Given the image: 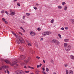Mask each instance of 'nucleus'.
<instances>
[{
  "label": "nucleus",
  "instance_id": "f257e3e1",
  "mask_svg": "<svg viewBox=\"0 0 74 74\" xmlns=\"http://www.w3.org/2000/svg\"><path fill=\"white\" fill-rule=\"evenodd\" d=\"M15 74H21L23 73V71L22 70H18L15 72Z\"/></svg>",
  "mask_w": 74,
  "mask_h": 74
},
{
  "label": "nucleus",
  "instance_id": "f03ea898",
  "mask_svg": "<svg viewBox=\"0 0 74 74\" xmlns=\"http://www.w3.org/2000/svg\"><path fill=\"white\" fill-rule=\"evenodd\" d=\"M71 45H69L68 46H67L65 48V50L66 51H69L71 49Z\"/></svg>",
  "mask_w": 74,
  "mask_h": 74
},
{
  "label": "nucleus",
  "instance_id": "7ed1b4c3",
  "mask_svg": "<svg viewBox=\"0 0 74 74\" xmlns=\"http://www.w3.org/2000/svg\"><path fill=\"white\" fill-rule=\"evenodd\" d=\"M25 58H26V57L24 55L20 56L18 57V59H21V60L24 59Z\"/></svg>",
  "mask_w": 74,
  "mask_h": 74
},
{
  "label": "nucleus",
  "instance_id": "20e7f679",
  "mask_svg": "<svg viewBox=\"0 0 74 74\" xmlns=\"http://www.w3.org/2000/svg\"><path fill=\"white\" fill-rule=\"evenodd\" d=\"M19 41L21 43H24L25 42V41H24V40L22 38H21V39H19Z\"/></svg>",
  "mask_w": 74,
  "mask_h": 74
},
{
  "label": "nucleus",
  "instance_id": "39448f33",
  "mask_svg": "<svg viewBox=\"0 0 74 74\" xmlns=\"http://www.w3.org/2000/svg\"><path fill=\"white\" fill-rule=\"evenodd\" d=\"M30 60V57H29L28 58V59L27 60H24V62H25V63H28V62H29V61Z\"/></svg>",
  "mask_w": 74,
  "mask_h": 74
},
{
  "label": "nucleus",
  "instance_id": "423d86ee",
  "mask_svg": "<svg viewBox=\"0 0 74 74\" xmlns=\"http://www.w3.org/2000/svg\"><path fill=\"white\" fill-rule=\"evenodd\" d=\"M11 64L12 66H14V65H16L17 66H18V65L17 64V62L15 61L13 62Z\"/></svg>",
  "mask_w": 74,
  "mask_h": 74
},
{
  "label": "nucleus",
  "instance_id": "0eeeda50",
  "mask_svg": "<svg viewBox=\"0 0 74 74\" xmlns=\"http://www.w3.org/2000/svg\"><path fill=\"white\" fill-rule=\"evenodd\" d=\"M56 39H53V40H52L51 41V42L53 44H55V42H56Z\"/></svg>",
  "mask_w": 74,
  "mask_h": 74
},
{
  "label": "nucleus",
  "instance_id": "6e6552de",
  "mask_svg": "<svg viewBox=\"0 0 74 74\" xmlns=\"http://www.w3.org/2000/svg\"><path fill=\"white\" fill-rule=\"evenodd\" d=\"M55 44H56V45H59V44H60V42H59V41L58 40L56 39Z\"/></svg>",
  "mask_w": 74,
  "mask_h": 74
},
{
  "label": "nucleus",
  "instance_id": "1a4fd4ad",
  "mask_svg": "<svg viewBox=\"0 0 74 74\" xmlns=\"http://www.w3.org/2000/svg\"><path fill=\"white\" fill-rule=\"evenodd\" d=\"M20 51H21V52H23L24 51V49H23V48L22 47H20L19 48Z\"/></svg>",
  "mask_w": 74,
  "mask_h": 74
},
{
  "label": "nucleus",
  "instance_id": "9d476101",
  "mask_svg": "<svg viewBox=\"0 0 74 74\" xmlns=\"http://www.w3.org/2000/svg\"><path fill=\"white\" fill-rule=\"evenodd\" d=\"M30 34H31V36H34V35H36V33L34 32H32L30 33Z\"/></svg>",
  "mask_w": 74,
  "mask_h": 74
},
{
  "label": "nucleus",
  "instance_id": "9b49d317",
  "mask_svg": "<svg viewBox=\"0 0 74 74\" xmlns=\"http://www.w3.org/2000/svg\"><path fill=\"white\" fill-rule=\"evenodd\" d=\"M10 15L13 16V15H14L15 14V13L14 12H12L10 13Z\"/></svg>",
  "mask_w": 74,
  "mask_h": 74
},
{
  "label": "nucleus",
  "instance_id": "f8f14e48",
  "mask_svg": "<svg viewBox=\"0 0 74 74\" xmlns=\"http://www.w3.org/2000/svg\"><path fill=\"white\" fill-rule=\"evenodd\" d=\"M42 36H47V32H44L42 33Z\"/></svg>",
  "mask_w": 74,
  "mask_h": 74
},
{
  "label": "nucleus",
  "instance_id": "ddd939ff",
  "mask_svg": "<svg viewBox=\"0 0 74 74\" xmlns=\"http://www.w3.org/2000/svg\"><path fill=\"white\" fill-rule=\"evenodd\" d=\"M69 41V39L66 38L64 39V41L66 42H68Z\"/></svg>",
  "mask_w": 74,
  "mask_h": 74
},
{
  "label": "nucleus",
  "instance_id": "4468645a",
  "mask_svg": "<svg viewBox=\"0 0 74 74\" xmlns=\"http://www.w3.org/2000/svg\"><path fill=\"white\" fill-rule=\"evenodd\" d=\"M46 33L47 34V35H49L50 34H51V32L47 31V32H46Z\"/></svg>",
  "mask_w": 74,
  "mask_h": 74
},
{
  "label": "nucleus",
  "instance_id": "2eb2a0df",
  "mask_svg": "<svg viewBox=\"0 0 74 74\" xmlns=\"http://www.w3.org/2000/svg\"><path fill=\"white\" fill-rule=\"evenodd\" d=\"M16 43H17V44H20V42H19V41L18 40L16 39Z\"/></svg>",
  "mask_w": 74,
  "mask_h": 74
},
{
  "label": "nucleus",
  "instance_id": "dca6fc26",
  "mask_svg": "<svg viewBox=\"0 0 74 74\" xmlns=\"http://www.w3.org/2000/svg\"><path fill=\"white\" fill-rule=\"evenodd\" d=\"M69 74H73V72L71 70H70L69 71Z\"/></svg>",
  "mask_w": 74,
  "mask_h": 74
},
{
  "label": "nucleus",
  "instance_id": "f3484780",
  "mask_svg": "<svg viewBox=\"0 0 74 74\" xmlns=\"http://www.w3.org/2000/svg\"><path fill=\"white\" fill-rule=\"evenodd\" d=\"M27 45H28V46H29V47H30V46H32V44L29 43V42H28L27 43Z\"/></svg>",
  "mask_w": 74,
  "mask_h": 74
},
{
  "label": "nucleus",
  "instance_id": "a211bd4d",
  "mask_svg": "<svg viewBox=\"0 0 74 74\" xmlns=\"http://www.w3.org/2000/svg\"><path fill=\"white\" fill-rule=\"evenodd\" d=\"M5 62H6V63H9V64H11V63H10V62L8 60H5Z\"/></svg>",
  "mask_w": 74,
  "mask_h": 74
},
{
  "label": "nucleus",
  "instance_id": "6ab92c4d",
  "mask_svg": "<svg viewBox=\"0 0 74 74\" xmlns=\"http://www.w3.org/2000/svg\"><path fill=\"white\" fill-rule=\"evenodd\" d=\"M71 58L72 59H73V60H74V56L73 55L71 56Z\"/></svg>",
  "mask_w": 74,
  "mask_h": 74
},
{
  "label": "nucleus",
  "instance_id": "aec40b11",
  "mask_svg": "<svg viewBox=\"0 0 74 74\" xmlns=\"http://www.w3.org/2000/svg\"><path fill=\"white\" fill-rule=\"evenodd\" d=\"M68 44L67 43H64V47H67Z\"/></svg>",
  "mask_w": 74,
  "mask_h": 74
},
{
  "label": "nucleus",
  "instance_id": "412c9836",
  "mask_svg": "<svg viewBox=\"0 0 74 74\" xmlns=\"http://www.w3.org/2000/svg\"><path fill=\"white\" fill-rule=\"evenodd\" d=\"M58 8L60 9H62V7L61 6H58Z\"/></svg>",
  "mask_w": 74,
  "mask_h": 74
},
{
  "label": "nucleus",
  "instance_id": "4be33fe9",
  "mask_svg": "<svg viewBox=\"0 0 74 74\" xmlns=\"http://www.w3.org/2000/svg\"><path fill=\"white\" fill-rule=\"evenodd\" d=\"M36 74H39V71H36L35 72Z\"/></svg>",
  "mask_w": 74,
  "mask_h": 74
},
{
  "label": "nucleus",
  "instance_id": "5701e85b",
  "mask_svg": "<svg viewBox=\"0 0 74 74\" xmlns=\"http://www.w3.org/2000/svg\"><path fill=\"white\" fill-rule=\"evenodd\" d=\"M67 6H65L64 8V10L66 11V10H67Z\"/></svg>",
  "mask_w": 74,
  "mask_h": 74
},
{
  "label": "nucleus",
  "instance_id": "b1692460",
  "mask_svg": "<svg viewBox=\"0 0 74 74\" xmlns=\"http://www.w3.org/2000/svg\"><path fill=\"white\" fill-rule=\"evenodd\" d=\"M54 21V20H53V19H52V20H51V23H53V22Z\"/></svg>",
  "mask_w": 74,
  "mask_h": 74
},
{
  "label": "nucleus",
  "instance_id": "393cba45",
  "mask_svg": "<svg viewBox=\"0 0 74 74\" xmlns=\"http://www.w3.org/2000/svg\"><path fill=\"white\" fill-rule=\"evenodd\" d=\"M71 21L73 23H74V19H72Z\"/></svg>",
  "mask_w": 74,
  "mask_h": 74
},
{
  "label": "nucleus",
  "instance_id": "a878e982",
  "mask_svg": "<svg viewBox=\"0 0 74 74\" xmlns=\"http://www.w3.org/2000/svg\"><path fill=\"white\" fill-rule=\"evenodd\" d=\"M26 14L27 16H29V15H30V13H26Z\"/></svg>",
  "mask_w": 74,
  "mask_h": 74
},
{
  "label": "nucleus",
  "instance_id": "bb28decb",
  "mask_svg": "<svg viewBox=\"0 0 74 74\" xmlns=\"http://www.w3.org/2000/svg\"><path fill=\"white\" fill-rule=\"evenodd\" d=\"M28 68L29 69H34V68L32 67H31L30 66H28Z\"/></svg>",
  "mask_w": 74,
  "mask_h": 74
},
{
  "label": "nucleus",
  "instance_id": "cd10ccee",
  "mask_svg": "<svg viewBox=\"0 0 74 74\" xmlns=\"http://www.w3.org/2000/svg\"><path fill=\"white\" fill-rule=\"evenodd\" d=\"M65 29L66 30H68V29H69V28L66 27H65Z\"/></svg>",
  "mask_w": 74,
  "mask_h": 74
},
{
  "label": "nucleus",
  "instance_id": "c85d7f7f",
  "mask_svg": "<svg viewBox=\"0 0 74 74\" xmlns=\"http://www.w3.org/2000/svg\"><path fill=\"white\" fill-rule=\"evenodd\" d=\"M58 36L60 38H62V37H61V35L60 34H58Z\"/></svg>",
  "mask_w": 74,
  "mask_h": 74
},
{
  "label": "nucleus",
  "instance_id": "c756f323",
  "mask_svg": "<svg viewBox=\"0 0 74 74\" xmlns=\"http://www.w3.org/2000/svg\"><path fill=\"white\" fill-rule=\"evenodd\" d=\"M46 71L47 72H48V71H49V69H48V68H46Z\"/></svg>",
  "mask_w": 74,
  "mask_h": 74
},
{
  "label": "nucleus",
  "instance_id": "7c9ffc66",
  "mask_svg": "<svg viewBox=\"0 0 74 74\" xmlns=\"http://www.w3.org/2000/svg\"><path fill=\"white\" fill-rule=\"evenodd\" d=\"M2 20L3 21H5V18H2Z\"/></svg>",
  "mask_w": 74,
  "mask_h": 74
},
{
  "label": "nucleus",
  "instance_id": "2f4dec72",
  "mask_svg": "<svg viewBox=\"0 0 74 74\" xmlns=\"http://www.w3.org/2000/svg\"><path fill=\"white\" fill-rule=\"evenodd\" d=\"M12 34H14V36H15V37H16V34H15V33H14V32H12Z\"/></svg>",
  "mask_w": 74,
  "mask_h": 74
},
{
  "label": "nucleus",
  "instance_id": "473e14b6",
  "mask_svg": "<svg viewBox=\"0 0 74 74\" xmlns=\"http://www.w3.org/2000/svg\"><path fill=\"white\" fill-rule=\"evenodd\" d=\"M51 63H53V60H51Z\"/></svg>",
  "mask_w": 74,
  "mask_h": 74
},
{
  "label": "nucleus",
  "instance_id": "72a5a7b5",
  "mask_svg": "<svg viewBox=\"0 0 74 74\" xmlns=\"http://www.w3.org/2000/svg\"><path fill=\"white\" fill-rule=\"evenodd\" d=\"M62 4L63 5H64V4H66V3L64 2H63L62 3Z\"/></svg>",
  "mask_w": 74,
  "mask_h": 74
},
{
  "label": "nucleus",
  "instance_id": "f704fd0d",
  "mask_svg": "<svg viewBox=\"0 0 74 74\" xmlns=\"http://www.w3.org/2000/svg\"><path fill=\"white\" fill-rule=\"evenodd\" d=\"M5 13H6V14H7L8 15V12H7V11H5Z\"/></svg>",
  "mask_w": 74,
  "mask_h": 74
},
{
  "label": "nucleus",
  "instance_id": "c9c22d12",
  "mask_svg": "<svg viewBox=\"0 0 74 74\" xmlns=\"http://www.w3.org/2000/svg\"><path fill=\"white\" fill-rule=\"evenodd\" d=\"M37 30H38V31H40L41 30V29L40 28H39L37 29Z\"/></svg>",
  "mask_w": 74,
  "mask_h": 74
},
{
  "label": "nucleus",
  "instance_id": "e433bc0d",
  "mask_svg": "<svg viewBox=\"0 0 74 74\" xmlns=\"http://www.w3.org/2000/svg\"><path fill=\"white\" fill-rule=\"evenodd\" d=\"M65 67H67V66H68V65L67 64H64Z\"/></svg>",
  "mask_w": 74,
  "mask_h": 74
},
{
  "label": "nucleus",
  "instance_id": "4c0bfd02",
  "mask_svg": "<svg viewBox=\"0 0 74 74\" xmlns=\"http://www.w3.org/2000/svg\"><path fill=\"white\" fill-rule=\"evenodd\" d=\"M7 71V73H8V74H9V71H8V69H7L6 70Z\"/></svg>",
  "mask_w": 74,
  "mask_h": 74
},
{
  "label": "nucleus",
  "instance_id": "58836bf2",
  "mask_svg": "<svg viewBox=\"0 0 74 74\" xmlns=\"http://www.w3.org/2000/svg\"><path fill=\"white\" fill-rule=\"evenodd\" d=\"M66 74H69V73H68V70H66Z\"/></svg>",
  "mask_w": 74,
  "mask_h": 74
},
{
  "label": "nucleus",
  "instance_id": "ea45409f",
  "mask_svg": "<svg viewBox=\"0 0 74 74\" xmlns=\"http://www.w3.org/2000/svg\"><path fill=\"white\" fill-rule=\"evenodd\" d=\"M25 73H29V71H25Z\"/></svg>",
  "mask_w": 74,
  "mask_h": 74
},
{
  "label": "nucleus",
  "instance_id": "a19ab883",
  "mask_svg": "<svg viewBox=\"0 0 74 74\" xmlns=\"http://www.w3.org/2000/svg\"><path fill=\"white\" fill-rule=\"evenodd\" d=\"M39 5V4L38 3H36V6H37V7H38Z\"/></svg>",
  "mask_w": 74,
  "mask_h": 74
},
{
  "label": "nucleus",
  "instance_id": "79ce46f5",
  "mask_svg": "<svg viewBox=\"0 0 74 74\" xmlns=\"http://www.w3.org/2000/svg\"><path fill=\"white\" fill-rule=\"evenodd\" d=\"M36 58H37V59H40V57L37 56Z\"/></svg>",
  "mask_w": 74,
  "mask_h": 74
},
{
  "label": "nucleus",
  "instance_id": "37998d69",
  "mask_svg": "<svg viewBox=\"0 0 74 74\" xmlns=\"http://www.w3.org/2000/svg\"><path fill=\"white\" fill-rule=\"evenodd\" d=\"M34 8L35 10H36L37 9V7H36L34 6Z\"/></svg>",
  "mask_w": 74,
  "mask_h": 74
},
{
  "label": "nucleus",
  "instance_id": "c03bdc74",
  "mask_svg": "<svg viewBox=\"0 0 74 74\" xmlns=\"http://www.w3.org/2000/svg\"><path fill=\"white\" fill-rule=\"evenodd\" d=\"M17 5H18V6H20V5H21V4H20L19 3H18Z\"/></svg>",
  "mask_w": 74,
  "mask_h": 74
},
{
  "label": "nucleus",
  "instance_id": "a18cd8bd",
  "mask_svg": "<svg viewBox=\"0 0 74 74\" xmlns=\"http://www.w3.org/2000/svg\"><path fill=\"white\" fill-rule=\"evenodd\" d=\"M44 39V38H41L40 39V41H42V40H43Z\"/></svg>",
  "mask_w": 74,
  "mask_h": 74
},
{
  "label": "nucleus",
  "instance_id": "49530a36",
  "mask_svg": "<svg viewBox=\"0 0 74 74\" xmlns=\"http://www.w3.org/2000/svg\"><path fill=\"white\" fill-rule=\"evenodd\" d=\"M61 30H64V28L62 27L61 28Z\"/></svg>",
  "mask_w": 74,
  "mask_h": 74
},
{
  "label": "nucleus",
  "instance_id": "de8ad7c7",
  "mask_svg": "<svg viewBox=\"0 0 74 74\" xmlns=\"http://www.w3.org/2000/svg\"><path fill=\"white\" fill-rule=\"evenodd\" d=\"M1 13H2V14H3V13H4V11L2 10L1 11Z\"/></svg>",
  "mask_w": 74,
  "mask_h": 74
},
{
  "label": "nucleus",
  "instance_id": "09e8293b",
  "mask_svg": "<svg viewBox=\"0 0 74 74\" xmlns=\"http://www.w3.org/2000/svg\"><path fill=\"white\" fill-rule=\"evenodd\" d=\"M20 29H22V30H24V29H23V27H20Z\"/></svg>",
  "mask_w": 74,
  "mask_h": 74
},
{
  "label": "nucleus",
  "instance_id": "8fccbe9b",
  "mask_svg": "<svg viewBox=\"0 0 74 74\" xmlns=\"http://www.w3.org/2000/svg\"><path fill=\"white\" fill-rule=\"evenodd\" d=\"M42 69L43 71H45V69H44V67H43L42 68Z\"/></svg>",
  "mask_w": 74,
  "mask_h": 74
},
{
  "label": "nucleus",
  "instance_id": "3c124183",
  "mask_svg": "<svg viewBox=\"0 0 74 74\" xmlns=\"http://www.w3.org/2000/svg\"><path fill=\"white\" fill-rule=\"evenodd\" d=\"M5 23L6 24H7V23H8V22H7V21H5Z\"/></svg>",
  "mask_w": 74,
  "mask_h": 74
},
{
  "label": "nucleus",
  "instance_id": "603ef678",
  "mask_svg": "<svg viewBox=\"0 0 74 74\" xmlns=\"http://www.w3.org/2000/svg\"><path fill=\"white\" fill-rule=\"evenodd\" d=\"M41 66H42V64L41 63L39 65V67H41Z\"/></svg>",
  "mask_w": 74,
  "mask_h": 74
},
{
  "label": "nucleus",
  "instance_id": "864d4df0",
  "mask_svg": "<svg viewBox=\"0 0 74 74\" xmlns=\"http://www.w3.org/2000/svg\"><path fill=\"white\" fill-rule=\"evenodd\" d=\"M25 18V16H23V19H24Z\"/></svg>",
  "mask_w": 74,
  "mask_h": 74
},
{
  "label": "nucleus",
  "instance_id": "5fc2aeb1",
  "mask_svg": "<svg viewBox=\"0 0 74 74\" xmlns=\"http://www.w3.org/2000/svg\"><path fill=\"white\" fill-rule=\"evenodd\" d=\"M42 73H43V74H46V73H45L44 71H43Z\"/></svg>",
  "mask_w": 74,
  "mask_h": 74
},
{
  "label": "nucleus",
  "instance_id": "6e6d98bb",
  "mask_svg": "<svg viewBox=\"0 0 74 74\" xmlns=\"http://www.w3.org/2000/svg\"><path fill=\"white\" fill-rule=\"evenodd\" d=\"M18 33H19V34H21V35H22V33L21 32H19Z\"/></svg>",
  "mask_w": 74,
  "mask_h": 74
},
{
  "label": "nucleus",
  "instance_id": "4d7b16f0",
  "mask_svg": "<svg viewBox=\"0 0 74 74\" xmlns=\"http://www.w3.org/2000/svg\"><path fill=\"white\" fill-rule=\"evenodd\" d=\"M24 68H25V69H27V67H26V66H24Z\"/></svg>",
  "mask_w": 74,
  "mask_h": 74
},
{
  "label": "nucleus",
  "instance_id": "13d9d810",
  "mask_svg": "<svg viewBox=\"0 0 74 74\" xmlns=\"http://www.w3.org/2000/svg\"><path fill=\"white\" fill-rule=\"evenodd\" d=\"M23 30V32H24V33H25V30L24 29V30Z\"/></svg>",
  "mask_w": 74,
  "mask_h": 74
},
{
  "label": "nucleus",
  "instance_id": "bf43d9fd",
  "mask_svg": "<svg viewBox=\"0 0 74 74\" xmlns=\"http://www.w3.org/2000/svg\"><path fill=\"white\" fill-rule=\"evenodd\" d=\"M43 63H45V61L44 60H43Z\"/></svg>",
  "mask_w": 74,
  "mask_h": 74
},
{
  "label": "nucleus",
  "instance_id": "052dcab7",
  "mask_svg": "<svg viewBox=\"0 0 74 74\" xmlns=\"http://www.w3.org/2000/svg\"><path fill=\"white\" fill-rule=\"evenodd\" d=\"M37 68H38V67H39V65H37Z\"/></svg>",
  "mask_w": 74,
  "mask_h": 74
},
{
  "label": "nucleus",
  "instance_id": "680f3d73",
  "mask_svg": "<svg viewBox=\"0 0 74 74\" xmlns=\"http://www.w3.org/2000/svg\"><path fill=\"white\" fill-rule=\"evenodd\" d=\"M26 41H27V43L28 42H29V41H28V40H26Z\"/></svg>",
  "mask_w": 74,
  "mask_h": 74
},
{
  "label": "nucleus",
  "instance_id": "e2e57ef3",
  "mask_svg": "<svg viewBox=\"0 0 74 74\" xmlns=\"http://www.w3.org/2000/svg\"><path fill=\"white\" fill-rule=\"evenodd\" d=\"M26 41H27V43L28 42H29V41H28V40H26Z\"/></svg>",
  "mask_w": 74,
  "mask_h": 74
},
{
  "label": "nucleus",
  "instance_id": "0e129e2a",
  "mask_svg": "<svg viewBox=\"0 0 74 74\" xmlns=\"http://www.w3.org/2000/svg\"><path fill=\"white\" fill-rule=\"evenodd\" d=\"M53 74H56L55 72L53 73Z\"/></svg>",
  "mask_w": 74,
  "mask_h": 74
},
{
  "label": "nucleus",
  "instance_id": "69168bd1",
  "mask_svg": "<svg viewBox=\"0 0 74 74\" xmlns=\"http://www.w3.org/2000/svg\"><path fill=\"white\" fill-rule=\"evenodd\" d=\"M14 1H17V0H14Z\"/></svg>",
  "mask_w": 74,
  "mask_h": 74
},
{
  "label": "nucleus",
  "instance_id": "338daca9",
  "mask_svg": "<svg viewBox=\"0 0 74 74\" xmlns=\"http://www.w3.org/2000/svg\"><path fill=\"white\" fill-rule=\"evenodd\" d=\"M5 73H6V71H5Z\"/></svg>",
  "mask_w": 74,
  "mask_h": 74
},
{
  "label": "nucleus",
  "instance_id": "774afa93",
  "mask_svg": "<svg viewBox=\"0 0 74 74\" xmlns=\"http://www.w3.org/2000/svg\"><path fill=\"white\" fill-rule=\"evenodd\" d=\"M0 1H1V0H0Z\"/></svg>",
  "mask_w": 74,
  "mask_h": 74
}]
</instances>
